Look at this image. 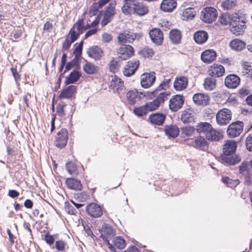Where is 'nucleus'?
Wrapping results in <instances>:
<instances>
[{"mask_svg": "<svg viewBox=\"0 0 252 252\" xmlns=\"http://www.w3.org/2000/svg\"><path fill=\"white\" fill-rule=\"evenodd\" d=\"M237 143L234 141H228L223 146V153L220 156V161L226 165H233L239 162L240 158L236 156L235 151Z\"/></svg>", "mask_w": 252, "mask_h": 252, "instance_id": "nucleus-1", "label": "nucleus"}, {"mask_svg": "<svg viewBox=\"0 0 252 252\" xmlns=\"http://www.w3.org/2000/svg\"><path fill=\"white\" fill-rule=\"evenodd\" d=\"M141 36V33H133L129 31H125L118 34V43L120 44H124L127 42L132 43L135 39H140Z\"/></svg>", "mask_w": 252, "mask_h": 252, "instance_id": "nucleus-2", "label": "nucleus"}, {"mask_svg": "<svg viewBox=\"0 0 252 252\" xmlns=\"http://www.w3.org/2000/svg\"><path fill=\"white\" fill-rule=\"evenodd\" d=\"M217 15L218 12L215 8L205 7L201 11L200 19L204 23H211L216 20Z\"/></svg>", "mask_w": 252, "mask_h": 252, "instance_id": "nucleus-3", "label": "nucleus"}, {"mask_svg": "<svg viewBox=\"0 0 252 252\" xmlns=\"http://www.w3.org/2000/svg\"><path fill=\"white\" fill-rule=\"evenodd\" d=\"M232 115V113L230 109H221L216 114V120L218 124L220 126L227 125L231 120Z\"/></svg>", "mask_w": 252, "mask_h": 252, "instance_id": "nucleus-4", "label": "nucleus"}, {"mask_svg": "<svg viewBox=\"0 0 252 252\" xmlns=\"http://www.w3.org/2000/svg\"><path fill=\"white\" fill-rule=\"evenodd\" d=\"M244 124L242 121H237L230 124L227 129V134L229 138H235L240 135L243 131Z\"/></svg>", "mask_w": 252, "mask_h": 252, "instance_id": "nucleus-5", "label": "nucleus"}, {"mask_svg": "<svg viewBox=\"0 0 252 252\" xmlns=\"http://www.w3.org/2000/svg\"><path fill=\"white\" fill-rule=\"evenodd\" d=\"M116 0H112L105 8L103 18L101 22L102 26H105L111 22L115 14Z\"/></svg>", "mask_w": 252, "mask_h": 252, "instance_id": "nucleus-6", "label": "nucleus"}, {"mask_svg": "<svg viewBox=\"0 0 252 252\" xmlns=\"http://www.w3.org/2000/svg\"><path fill=\"white\" fill-rule=\"evenodd\" d=\"M170 93L167 92H163L159 94L157 97L153 101L145 104L148 111H153L156 110L160 105L161 103L163 102L167 99V96Z\"/></svg>", "mask_w": 252, "mask_h": 252, "instance_id": "nucleus-7", "label": "nucleus"}, {"mask_svg": "<svg viewBox=\"0 0 252 252\" xmlns=\"http://www.w3.org/2000/svg\"><path fill=\"white\" fill-rule=\"evenodd\" d=\"M87 214L92 218H100L103 215L102 208L95 203H90L85 207Z\"/></svg>", "mask_w": 252, "mask_h": 252, "instance_id": "nucleus-8", "label": "nucleus"}, {"mask_svg": "<svg viewBox=\"0 0 252 252\" xmlns=\"http://www.w3.org/2000/svg\"><path fill=\"white\" fill-rule=\"evenodd\" d=\"M68 131L66 128H62L57 133L55 141V146L62 149L66 145L68 140Z\"/></svg>", "mask_w": 252, "mask_h": 252, "instance_id": "nucleus-9", "label": "nucleus"}, {"mask_svg": "<svg viewBox=\"0 0 252 252\" xmlns=\"http://www.w3.org/2000/svg\"><path fill=\"white\" fill-rule=\"evenodd\" d=\"M184 103V98L183 95H175L169 100V109L173 112H176L182 107Z\"/></svg>", "mask_w": 252, "mask_h": 252, "instance_id": "nucleus-10", "label": "nucleus"}, {"mask_svg": "<svg viewBox=\"0 0 252 252\" xmlns=\"http://www.w3.org/2000/svg\"><path fill=\"white\" fill-rule=\"evenodd\" d=\"M156 79V74L154 72L143 73L141 76V85L144 88H149L153 85Z\"/></svg>", "mask_w": 252, "mask_h": 252, "instance_id": "nucleus-11", "label": "nucleus"}, {"mask_svg": "<svg viewBox=\"0 0 252 252\" xmlns=\"http://www.w3.org/2000/svg\"><path fill=\"white\" fill-rule=\"evenodd\" d=\"M119 58L122 60H126L134 55V49L129 45H123L118 51Z\"/></svg>", "mask_w": 252, "mask_h": 252, "instance_id": "nucleus-12", "label": "nucleus"}, {"mask_svg": "<svg viewBox=\"0 0 252 252\" xmlns=\"http://www.w3.org/2000/svg\"><path fill=\"white\" fill-rule=\"evenodd\" d=\"M149 34L152 41L157 45H160L163 41V33L161 31L157 28L151 30Z\"/></svg>", "mask_w": 252, "mask_h": 252, "instance_id": "nucleus-13", "label": "nucleus"}, {"mask_svg": "<svg viewBox=\"0 0 252 252\" xmlns=\"http://www.w3.org/2000/svg\"><path fill=\"white\" fill-rule=\"evenodd\" d=\"M98 230L100 233V237H107L112 239L116 234L115 230L108 223H104Z\"/></svg>", "mask_w": 252, "mask_h": 252, "instance_id": "nucleus-14", "label": "nucleus"}, {"mask_svg": "<svg viewBox=\"0 0 252 252\" xmlns=\"http://www.w3.org/2000/svg\"><path fill=\"white\" fill-rule=\"evenodd\" d=\"M240 79L236 74H232L227 75L224 80L225 86L229 89H234L240 84Z\"/></svg>", "mask_w": 252, "mask_h": 252, "instance_id": "nucleus-15", "label": "nucleus"}, {"mask_svg": "<svg viewBox=\"0 0 252 252\" xmlns=\"http://www.w3.org/2000/svg\"><path fill=\"white\" fill-rule=\"evenodd\" d=\"M87 54L90 58L98 61L103 56V52L98 46H93L88 49Z\"/></svg>", "mask_w": 252, "mask_h": 252, "instance_id": "nucleus-16", "label": "nucleus"}, {"mask_svg": "<svg viewBox=\"0 0 252 252\" xmlns=\"http://www.w3.org/2000/svg\"><path fill=\"white\" fill-rule=\"evenodd\" d=\"M217 56V53L215 50L208 49L202 53L201 59L203 62L210 63L216 60Z\"/></svg>", "mask_w": 252, "mask_h": 252, "instance_id": "nucleus-17", "label": "nucleus"}, {"mask_svg": "<svg viewBox=\"0 0 252 252\" xmlns=\"http://www.w3.org/2000/svg\"><path fill=\"white\" fill-rule=\"evenodd\" d=\"M126 97L127 103L132 105H134L136 101L140 100L141 98L136 89L129 90L126 93Z\"/></svg>", "mask_w": 252, "mask_h": 252, "instance_id": "nucleus-18", "label": "nucleus"}, {"mask_svg": "<svg viewBox=\"0 0 252 252\" xmlns=\"http://www.w3.org/2000/svg\"><path fill=\"white\" fill-rule=\"evenodd\" d=\"M166 115L162 113H153L150 115L149 119L150 122L156 125L162 126L165 120Z\"/></svg>", "mask_w": 252, "mask_h": 252, "instance_id": "nucleus-19", "label": "nucleus"}, {"mask_svg": "<svg viewBox=\"0 0 252 252\" xmlns=\"http://www.w3.org/2000/svg\"><path fill=\"white\" fill-rule=\"evenodd\" d=\"M110 86L114 92L119 94L124 88V82L116 76H112Z\"/></svg>", "mask_w": 252, "mask_h": 252, "instance_id": "nucleus-20", "label": "nucleus"}, {"mask_svg": "<svg viewBox=\"0 0 252 252\" xmlns=\"http://www.w3.org/2000/svg\"><path fill=\"white\" fill-rule=\"evenodd\" d=\"M194 102L199 105H207L209 103L210 97L207 94L197 93L192 97Z\"/></svg>", "mask_w": 252, "mask_h": 252, "instance_id": "nucleus-21", "label": "nucleus"}, {"mask_svg": "<svg viewBox=\"0 0 252 252\" xmlns=\"http://www.w3.org/2000/svg\"><path fill=\"white\" fill-rule=\"evenodd\" d=\"M245 23L246 22L244 19L238 20V23L233 24V25L230 26L231 31L236 35L242 34L246 27Z\"/></svg>", "mask_w": 252, "mask_h": 252, "instance_id": "nucleus-22", "label": "nucleus"}, {"mask_svg": "<svg viewBox=\"0 0 252 252\" xmlns=\"http://www.w3.org/2000/svg\"><path fill=\"white\" fill-rule=\"evenodd\" d=\"M224 71V68L222 65L215 63L209 68V73L212 77H219L223 75Z\"/></svg>", "mask_w": 252, "mask_h": 252, "instance_id": "nucleus-23", "label": "nucleus"}, {"mask_svg": "<svg viewBox=\"0 0 252 252\" xmlns=\"http://www.w3.org/2000/svg\"><path fill=\"white\" fill-rule=\"evenodd\" d=\"M138 1L139 0H123L122 12L125 15L131 14V11L133 9L132 7L135 6Z\"/></svg>", "mask_w": 252, "mask_h": 252, "instance_id": "nucleus-24", "label": "nucleus"}, {"mask_svg": "<svg viewBox=\"0 0 252 252\" xmlns=\"http://www.w3.org/2000/svg\"><path fill=\"white\" fill-rule=\"evenodd\" d=\"M76 87L74 85H70L61 91L59 95L60 99L70 98L74 94Z\"/></svg>", "mask_w": 252, "mask_h": 252, "instance_id": "nucleus-25", "label": "nucleus"}, {"mask_svg": "<svg viewBox=\"0 0 252 252\" xmlns=\"http://www.w3.org/2000/svg\"><path fill=\"white\" fill-rule=\"evenodd\" d=\"M177 6L176 0H163L160 4V8L165 12H171Z\"/></svg>", "mask_w": 252, "mask_h": 252, "instance_id": "nucleus-26", "label": "nucleus"}, {"mask_svg": "<svg viewBox=\"0 0 252 252\" xmlns=\"http://www.w3.org/2000/svg\"><path fill=\"white\" fill-rule=\"evenodd\" d=\"M132 8H133V9L131 11V14L133 13L139 16L145 15L148 13L149 11L148 7L139 1Z\"/></svg>", "mask_w": 252, "mask_h": 252, "instance_id": "nucleus-27", "label": "nucleus"}, {"mask_svg": "<svg viewBox=\"0 0 252 252\" xmlns=\"http://www.w3.org/2000/svg\"><path fill=\"white\" fill-rule=\"evenodd\" d=\"M193 38L196 43L202 44L208 40V34L204 31H198L194 33Z\"/></svg>", "mask_w": 252, "mask_h": 252, "instance_id": "nucleus-28", "label": "nucleus"}, {"mask_svg": "<svg viewBox=\"0 0 252 252\" xmlns=\"http://www.w3.org/2000/svg\"><path fill=\"white\" fill-rule=\"evenodd\" d=\"M188 85V79L184 76L176 78L174 82V88L177 91H182L186 89Z\"/></svg>", "mask_w": 252, "mask_h": 252, "instance_id": "nucleus-29", "label": "nucleus"}, {"mask_svg": "<svg viewBox=\"0 0 252 252\" xmlns=\"http://www.w3.org/2000/svg\"><path fill=\"white\" fill-rule=\"evenodd\" d=\"M81 75L80 72L74 69L70 73L68 76L66 77L64 83L66 85L74 84L79 80Z\"/></svg>", "mask_w": 252, "mask_h": 252, "instance_id": "nucleus-30", "label": "nucleus"}, {"mask_svg": "<svg viewBox=\"0 0 252 252\" xmlns=\"http://www.w3.org/2000/svg\"><path fill=\"white\" fill-rule=\"evenodd\" d=\"M65 183L67 187L71 189L81 190L82 188L81 182L74 178L66 179Z\"/></svg>", "mask_w": 252, "mask_h": 252, "instance_id": "nucleus-31", "label": "nucleus"}, {"mask_svg": "<svg viewBox=\"0 0 252 252\" xmlns=\"http://www.w3.org/2000/svg\"><path fill=\"white\" fill-rule=\"evenodd\" d=\"M229 46L232 50L240 51L246 47V44L244 41L236 38L230 41Z\"/></svg>", "mask_w": 252, "mask_h": 252, "instance_id": "nucleus-32", "label": "nucleus"}, {"mask_svg": "<svg viewBox=\"0 0 252 252\" xmlns=\"http://www.w3.org/2000/svg\"><path fill=\"white\" fill-rule=\"evenodd\" d=\"M165 134L169 137L175 138L179 134V129L175 125L165 126H164Z\"/></svg>", "mask_w": 252, "mask_h": 252, "instance_id": "nucleus-33", "label": "nucleus"}, {"mask_svg": "<svg viewBox=\"0 0 252 252\" xmlns=\"http://www.w3.org/2000/svg\"><path fill=\"white\" fill-rule=\"evenodd\" d=\"M86 63L83 65V70L88 74H94L98 70V67L94 63L85 60Z\"/></svg>", "mask_w": 252, "mask_h": 252, "instance_id": "nucleus-34", "label": "nucleus"}, {"mask_svg": "<svg viewBox=\"0 0 252 252\" xmlns=\"http://www.w3.org/2000/svg\"><path fill=\"white\" fill-rule=\"evenodd\" d=\"M181 33L179 30L174 29L169 32V38L173 44H179L181 40Z\"/></svg>", "mask_w": 252, "mask_h": 252, "instance_id": "nucleus-35", "label": "nucleus"}, {"mask_svg": "<svg viewBox=\"0 0 252 252\" xmlns=\"http://www.w3.org/2000/svg\"><path fill=\"white\" fill-rule=\"evenodd\" d=\"M196 12L193 8L189 7L185 9L181 14L183 20H192L195 16Z\"/></svg>", "mask_w": 252, "mask_h": 252, "instance_id": "nucleus-36", "label": "nucleus"}, {"mask_svg": "<svg viewBox=\"0 0 252 252\" xmlns=\"http://www.w3.org/2000/svg\"><path fill=\"white\" fill-rule=\"evenodd\" d=\"M206 138L210 141H217L221 139V135L212 127V129L206 133Z\"/></svg>", "mask_w": 252, "mask_h": 252, "instance_id": "nucleus-37", "label": "nucleus"}, {"mask_svg": "<svg viewBox=\"0 0 252 252\" xmlns=\"http://www.w3.org/2000/svg\"><path fill=\"white\" fill-rule=\"evenodd\" d=\"M212 126L210 124L207 122H202L196 126V130L199 133H203L206 135V133L212 129Z\"/></svg>", "mask_w": 252, "mask_h": 252, "instance_id": "nucleus-38", "label": "nucleus"}, {"mask_svg": "<svg viewBox=\"0 0 252 252\" xmlns=\"http://www.w3.org/2000/svg\"><path fill=\"white\" fill-rule=\"evenodd\" d=\"M181 120L184 123L191 122L193 120L191 110H184L181 115Z\"/></svg>", "mask_w": 252, "mask_h": 252, "instance_id": "nucleus-39", "label": "nucleus"}, {"mask_svg": "<svg viewBox=\"0 0 252 252\" xmlns=\"http://www.w3.org/2000/svg\"><path fill=\"white\" fill-rule=\"evenodd\" d=\"M194 147L197 149L201 148L203 149L208 147V142L204 137L200 136H198L195 139Z\"/></svg>", "mask_w": 252, "mask_h": 252, "instance_id": "nucleus-40", "label": "nucleus"}, {"mask_svg": "<svg viewBox=\"0 0 252 252\" xmlns=\"http://www.w3.org/2000/svg\"><path fill=\"white\" fill-rule=\"evenodd\" d=\"M203 85L205 90H213L216 87V80L214 78H207L204 80Z\"/></svg>", "mask_w": 252, "mask_h": 252, "instance_id": "nucleus-41", "label": "nucleus"}, {"mask_svg": "<svg viewBox=\"0 0 252 252\" xmlns=\"http://www.w3.org/2000/svg\"><path fill=\"white\" fill-rule=\"evenodd\" d=\"M113 246L119 250H122L125 248L126 243L125 240L120 236H117L113 238Z\"/></svg>", "mask_w": 252, "mask_h": 252, "instance_id": "nucleus-42", "label": "nucleus"}, {"mask_svg": "<svg viewBox=\"0 0 252 252\" xmlns=\"http://www.w3.org/2000/svg\"><path fill=\"white\" fill-rule=\"evenodd\" d=\"M221 181L224 184L231 188L236 187L239 184L238 179L232 180L228 177H223L221 178Z\"/></svg>", "mask_w": 252, "mask_h": 252, "instance_id": "nucleus-43", "label": "nucleus"}, {"mask_svg": "<svg viewBox=\"0 0 252 252\" xmlns=\"http://www.w3.org/2000/svg\"><path fill=\"white\" fill-rule=\"evenodd\" d=\"M237 4V1L235 0H225L223 1L221 5L224 10H231L234 8Z\"/></svg>", "mask_w": 252, "mask_h": 252, "instance_id": "nucleus-44", "label": "nucleus"}, {"mask_svg": "<svg viewBox=\"0 0 252 252\" xmlns=\"http://www.w3.org/2000/svg\"><path fill=\"white\" fill-rule=\"evenodd\" d=\"M76 26H77V30L79 32H83V31H85L91 28L90 24L84 26V20L83 19H79L77 22L73 25V28H75Z\"/></svg>", "mask_w": 252, "mask_h": 252, "instance_id": "nucleus-45", "label": "nucleus"}, {"mask_svg": "<svg viewBox=\"0 0 252 252\" xmlns=\"http://www.w3.org/2000/svg\"><path fill=\"white\" fill-rule=\"evenodd\" d=\"M148 110L145 106V104L139 107H134L133 112L138 117H142L145 115L147 113Z\"/></svg>", "mask_w": 252, "mask_h": 252, "instance_id": "nucleus-46", "label": "nucleus"}, {"mask_svg": "<svg viewBox=\"0 0 252 252\" xmlns=\"http://www.w3.org/2000/svg\"><path fill=\"white\" fill-rule=\"evenodd\" d=\"M243 73L244 75H247L248 76H252V66L248 62H244L242 63Z\"/></svg>", "mask_w": 252, "mask_h": 252, "instance_id": "nucleus-47", "label": "nucleus"}, {"mask_svg": "<svg viewBox=\"0 0 252 252\" xmlns=\"http://www.w3.org/2000/svg\"><path fill=\"white\" fill-rule=\"evenodd\" d=\"M66 169L67 172L71 175L76 174L77 173V169L76 166L72 161L66 163Z\"/></svg>", "mask_w": 252, "mask_h": 252, "instance_id": "nucleus-48", "label": "nucleus"}, {"mask_svg": "<svg viewBox=\"0 0 252 252\" xmlns=\"http://www.w3.org/2000/svg\"><path fill=\"white\" fill-rule=\"evenodd\" d=\"M74 28L72 27V28L70 30L68 35V37L70 36V41L71 42H74L75 41H76L78 37H79L80 35L82 33V32H77L74 30Z\"/></svg>", "mask_w": 252, "mask_h": 252, "instance_id": "nucleus-49", "label": "nucleus"}, {"mask_svg": "<svg viewBox=\"0 0 252 252\" xmlns=\"http://www.w3.org/2000/svg\"><path fill=\"white\" fill-rule=\"evenodd\" d=\"M228 18L229 19L230 26L233 25V24L238 23V20L243 19L242 17L237 13H234L228 15Z\"/></svg>", "mask_w": 252, "mask_h": 252, "instance_id": "nucleus-50", "label": "nucleus"}, {"mask_svg": "<svg viewBox=\"0 0 252 252\" xmlns=\"http://www.w3.org/2000/svg\"><path fill=\"white\" fill-rule=\"evenodd\" d=\"M162 90H165V89L160 84L154 91L151 92H147V94H144V95L147 96L148 98L152 99L158 94V91Z\"/></svg>", "mask_w": 252, "mask_h": 252, "instance_id": "nucleus-51", "label": "nucleus"}, {"mask_svg": "<svg viewBox=\"0 0 252 252\" xmlns=\"http://www.w3.org/2000/svg\"><path fill=\"white\" fill-rule=\"evenodd\" d=\"M140 53L144 58L152 57L154 54L153 50L148 47L143 48Z\"/></svg>", "mask_w": 252, "mask_h": 252, "instance_id": "nucleus-52", "label": "nucleus"}, {"mask_svg": "<svg viewBox=\"0 0 252 252\" xmlns=\"http://www.w3.org/2000/svg\"><path fill=\"white\" fill-rule=\"evenodd\" d=\"M195 130V128L193 126H185L182 128V134H184L187 136L191 135Z\"/></svg>", "mask_w": 252, "mask_h": 252, "instance_id": "nucleus-53", "label": "nucleus"}, {"mask_svg": "<svg viewBox=\"0 0 252 252\" xmlns=\"http://www.w3.org/2000/svg\"><path fill=\"white\" fill-rule=\"evenodd\" d=\"M66 106L63 102L59 103L56 107V112L58 115L61 117H63L65 115L63 108Z\"/></svg>", "mask_w": 252, "mask_h": 252, "instance_id": "nucleus-54", "label": "nucleus"}, {"mask_svg": "<svg viewBox=\"0 0 252 252\" xmlns=\"http://www.w3.org/2000/svg\"><path fill=\"white\" fill-rule=\"evenodd\" d=\"M102 8L96 2L94 3L91 6L90 11H89V15L90 16H94L96 15L97 13L98 9Z\"/></svg>", "mask_w": 252, "mask_h": 252, "instance_id": "nucleus-55", "label": "nucleus"}, {"mask_svg": "<svg viewBox=\"0 0 252 252\" xmlns=\"http://www.w3.org/2000/svg\"><path fill=\"white\" fill-rule=\"evenodd\" d=\"M66 243L63 240H58L56 242L55 248L59 251H63L65 250Z\"/></svg>", "mask_w": 252, "mask_h": 252, "instance_id": "nucleus-56", "label": "nucleus"}, {"mask_svg": "<svg viewBox=\"0 0 252 252\" xmlns=\"http://www.w3.org/2000/svg\"><path fill=\"white\" fill-rule=\"evenodd\" d=\"M135 71V68H130L126 65L123 70V74L126 76L129 77L134 74Z\"/></svg>", "mask_w": 252, "mask_h": 252, "instance_id": "nucleus-57", "label": "nucleus"}, {"mask_svg": "<svg viewBox=\"0 0 252 252\" xmlns=\"http://www.w3.org/2000/svg\"><path fill=\"white\" fill-rule=\"evenodd\" d=\"M73 42H71L70 40H69L68 38V36H67L65 38V39L63 42L62 44V51H68L69 48H70V46Z\"/></svg>", "mask_w": 252, "mask_h": 252, "instance_id": "nucleus-58", "label": "nucleus"}, {"mask_svg": "<svg viewBox=\"0 0 252 252\" xmlns=\"http://www.w3.org/2000/svg\"><path fill=\"white\" fill-rule=\"evenodd\" d=\"M139 62L138 60L136 59H133L127 62V64L126 65L128 67L135 68V70L137 69L139 67Z\"/></svg>", "mask_w": 252, "mask_h": 252, "instance_id": "nucleus-59", "label": "nucleus"}, {"mask_svg": "<svg viewBox=\"0 0 252 252\" xmlns=\"http://www.w3.org/2000/svg\"><path fill=\"white\" fill-rule=\"evenodd\" d=\"M65 210L69 215H75L77 212L73 206L68 203H65Z\"/></svg>", "mask_w": 252, "mask_h": 252, "instance_id": "nucleus-60", "label": "nucleus"}, {"mask_svg": "<svg viewBox=\"0 0 252 252\" xmlns=\"http://www.w3.org/2000/svg\"><path fill=\"white\" fill-rule=\"evenodd\" d=\"M246 146L249 151H252V133L249 134L246 139Z\"/></svg>", "mask_w": 252, "mask_h": 252, "instance_id": "nucleus-61", "label": "nucleus"}, {"mask_svg": "<svg viewBox=\"0 0 252 252\" xmlns=\"http://www.w3.org/2000/svg\"><path fill=\"white\" fill-rule=\"evenodd\" d=\"M6 152L8 155V157H7V162H10V157L16 156L15 151L11 148L9 146H7L6 147Z\"/></svg>", "mask_w": 252, "mask_h": 252, "instance_id": "nucleus-62", "label": "nucleus"}, {"mask_svg": "<svg viewBox=\"0 0 252 252\" xmlns=\"http://www.w3.org/2000/svg\"><path fill=\"white\" fill-rule=\"evenodd\" d=\"M100 238H102L104 243L108 246V249L111 252H117L115 248L112 244L109 242V240H108V239H110L109 238L107 237H104V238L102 237Z\"/></svg>", "mask_w": 252, "mask_h": 252, "instance_id": "nucleus-63", "label": "nucleus"}, {"mask_svg": "<svg viewBox=\"0 0 252 252\" xmlns=\"http://www.w3.org/2000/svg\"><path fill=\"white\" fill-rule=\"evenodd\" d=\"M117 64L118 63L117 61L114 60H112L109 63V69L110 71L114 73L116 72V71H117L118 68H117Z\"/></svg>", "mask_w": 252, "mask_h": 252, "instance_id": "nucleus-64", "label": "nucleus"}]
</instances>
